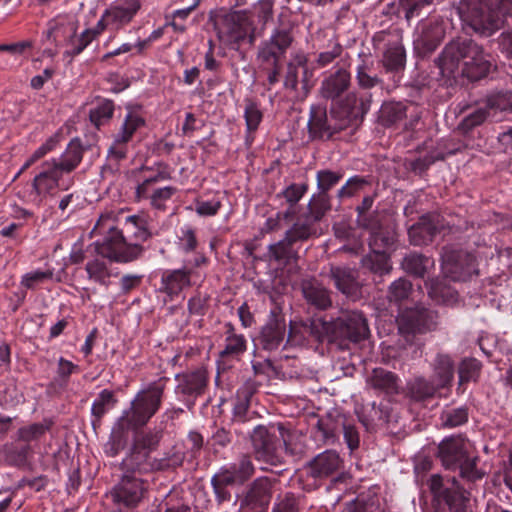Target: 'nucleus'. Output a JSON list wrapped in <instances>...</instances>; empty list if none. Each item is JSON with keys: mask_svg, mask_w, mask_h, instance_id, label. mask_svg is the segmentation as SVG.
I'll return each instance as SVG.
<instances>
[{"mask_svg": "<svg viewBox=\"0 0 512 512\" xmlns=\"http://www.w3.org/2000/svg\"><path fill=\"white\" fill-rule=\"evenodd\" d=\"M493 58L471 39L457 38L446 44L435 59L442 77L457 80L466 77L471 81L487 76L493 65Z\"/></svg>", "mask_w": 512, "mask_h": 512, "instance_id": "nucleus-1", "label": "nucleus"}, {"mask_svg": "<svg viewBox=\"0 0 512 512\" xmlns=\"http://www.w3.org/2000/svg\"><path fill=\"white\" fill-rule=\"evenodd\" d=\"M162 437V428L135 432L128 453L120 464L122 472L142 475L180 466L184 460V454L180 452L161 458L151 457V453L158 448Z\"/></svg>", "mask_w": 512, "mask_h": 512, "instance_id": "nucleus-2", "label": "nucleus"}, {"mask_svg": "<svg viewBox=\"0 0 512 512\" xmlns=\"http://www.w3.org/2000/svg\"><path fill=\"white\" fill-rule=\"evenodd\" d=\"M116 215L107 211L100 215L94 232L103 234L101 241L95 242V251L98 255L114 262H131L140 257L143 247L136 243L126 242L123 231L115 226Z\"/></svg>", "mask_w": 512, "mask_h": 512, "instance_id": "nucleus-3", "label": "nucleus"}, {"mask_svg": "<svg viewBox=\"0 0 512 512\" xmlns=\"http://www.w3.org/2000/svg\"><path fill=\"white\" fill-rule=\"evenodd\" d=\"M293 42L292 28L280 27L274 29L270 37L260 43L256 59L260 72L267 77L268 89L278 83L282 60Z\"/></svg>", "mask_w": 512, "mask_h": 512, "instance_id": "nucleus-4", "label": "nucleus"}, {"mask_svg": "<svg viewBox=\"0 0 512 512\" xmlns=\"http://www.w3.org/2000/svg\"><path fill=\"white\" fill-rule=\"evenodd\" d=\"M215 27L219 40L228 48L238 50L254 42V27L248 11H229L217 16Z\"/></svg>", "mask_w": 512, "mask_h": 512, "instance_id": "nucleus-5", "label": "nucleus"}, {"mask_svg": "<svg viewBox=\"0 0 512 512\" xmlns=\"http://www.w3.org/2000/svg\"><path fill=\"white\" fill-rule=\"evenodd\" d=\"M163 391L164 385L159 381L139 394L132 402L130 410L125 411L119 418L120 429L136 430L144 426L160 407Z\"/></svg>", "mask_w": 512, "mask_h": 512, "instance_id": "nucleus-6", "label": "nucleus"}, {"mask_svg": "<svg viewBox=\"0 0 512 512\" xmlns=\"http://www.w3.org/2000/svg\"><path fill=\"white\" fill-rule=\"evenodd\" d=\"M347 128L348 120L342 118L338 109H332L328 114L323 106L311 107L308 131L312 139L329 140Z\"/></svg>", "mask_w": 512, "mask_h": 512, "instance_id": "nucleus-7", "label": "nucleus"}, {"mask_svg": "<svg viewBox=\"0 0 512 512\" xmlns=\"http://www.w3.org/2000/svg\"><path fill=\"white\" fill-rule=\"evenodd\" d=\"M403 31L399 28L382 30L373 37L374 43H384L382 65L389 72H396L405 67L406 52L402 43Z\"/></svg>", "mask_w": 512, "mask_h": 512, "instance_id": "nucleus-8", "label": "nucleus"}, {"mask_svg": "<svg viewBox=\"0 0 512 512\" xmlns=\"http://www.w3.org/2000/svg\"><path fill=\"white\" fill-rule=\"evenodd\" d=\"M397 322L399 332L405 337L424 334L437 328L438 314L424 307H415L403 311Z\"/></svg>", "mask_w": 512, "mask_h": 512, "instance_id": "nucleus-9", "label": "nucleus"}, {"mask_svg": "<svg viewBox=\"0 0 512 512\" xmlns=\"http://www.w3.org/2000/svg\"><path fill=\"white\" fill-rule=\"evenodd\" d=\"M499 6V0H460L457 12L463 23L474 31H481L490 22L491 13Z\"/></svg>", "mask_w": 512, "mask_h": 512, "instance_id": "nucleus-10", "label": "nucleus"}, {"mask_svg": "<svg viewBox=\"0 0 512 512\" xmlns=\"http://www.w3.org/2000/svg\"><path fill=\"white\" fill-rule=\"evenodd\" d=\"M313 47L318 51L315 58V64L318 68H326L338 58H341L340 64L347 63L346 58L342 57L344 47L333 31H317L313 39Z\"/></svg>", "mask_w": 512, "mask_h": 512, "instance_id": "nucleus-11", "label": "nucleus"}, {"mask_svg": "<svg viewBox=\"0 0 512 512\" xmlns=\"http://www.w3.org/2000/svg\"><path fill=\"white\" fill-rule=\"evenodd\" d=\"M255 468L251 457L247 454L227 466H224L212 478L214 489L218 491L220 487L230 485H242L248 481L254 474Z\"/></svg>", "mask_w": 512, "mask_h": 512, "instance_id": "nucleus-12", "label": "nucleus"}, {"mask_svg": "<svg viewBox=\"0 0 512 512\" xmlns=\"http://www.w3.org/2000/svg\"><path fill=\"white\" fill-rule=\"evenodd\" d=\"M373 102V92L353 90L345 95L337 108L348 127L362 122Z\"/></svg>", "mask_w": 512, "mask_h": 512, "instance_id": "nucleus-13", "label": "nucleus"}, {"mask_svg": "<svg viewBox=\"0 0 512 512\" xmlns=\"http://www.w3.org/2000/svg\"><path fill=\"white\" fill-rule=\"evenodd\" d=\"M251 442L258 460L273 466L282 464V456L278 449V439L266 426L259 425L253 429Z\"/></svg>", "mask_w": 512, "mask_h": 512, "instance_id": "nucleus-14", "label": "nucleus"}, {"mask_svg": "<svg viewBox=\"0 0 512 512\" xmlns=\"http://www.w3.org/2000/svg\"><path fill=\"white\" fill-rule=\"evenodd\" d=\"M169 178L165 171H158L147 176L142 183L137 186L136 193L138 197L150 200V204L156 209H163L168 201L176 192L172 186L158 187V183Z\"/></svg>", "mask_w": 512, "mask_h": 512, "instance_id": "nucleus-15", "label": "nucleus"}, {"mask_svg": "<svg viewBox=\"0 0 512 512\" xmlns=\"http://www.w3.org/2000/svg\"><path fill=\"white\" fill-rule=\"evenodd\" d=\"M286 321L276 309L271 310L268 320L257 337V345L266 351H276L286 339Z\"/></svg>", "mask_w": 512, "mask_h": 512, "instance_id": "nucleus-16", "label": "nucleus"}, {"mask_svg": "<svg viewBox=\"0 0 512 512\" xmlns=\"http://www.w3.org/2000/svg\"><path fill=\"white\" fill-rule=\"evenodd\" d=\"M334 333L337 337L357 343L369 335L367 320L359 311L343 313L334 324Z\"/></svg>", "mask_w": 512, "mask_h": 512, "instance_id": "nucleus-17", "label": "nucleus"}, {"mask_svg": "<svg viewBox=\"0 0 512 512\" xmlns=\"http://www.w3.org/2000/svg\"><path fill=\"white\" fill-rule=\"evenodd\" d=\"M442 268L453 281H466L477 273L474 256L464 251H445Z\"/></svg>", "mask_w": 512, "mask_h": 512, "instance_id": "nucleus-18", "label": "nucleus"}, {"mask_svg": "<svg viewBox=\"0 0 512 512\" xmlns=\"http://www.w3.org/2000/svg\"><path fill=\"white\" fill-rule=\"evenodd\" d=\"M42 168L43 170L32 181V191L29 195L30 202L38 207L42 205L44 197L58 187L63 175L50 161H45Z\"/></svg>", "mask_w": 512, "mask_h": 512, "instance_id": "nucleus-19", "label": "nucleus"}, {"mask_svg": "<svg viewBox=\"0 0 512 512\" xmlns=\"http://www.w3.org/2000/svg\"><path fill=\"white\" fill-rule=\"evenodd\" d=\"M350 64L343 62L336 64V69L323 78L319 87V94L326 100H336L341 97L351 85Z\"/></svg>", "mask_w": 512, "mask_h": 512, "instance_id": "nucleus-20", "label": "nucleus"}, {"mask_svg": "<svg viewBox=\"0 0 512 512\" xmlns=\"http://www.w3.org/2000/svg\"><path fill=\"white\" fill-rule=\"evenodd\" d=\"M468 453V441L462 435H457L446 437L440 442L437 456L446 469L455 471Z\"/></svg>", "mask_w": 512, "mask_h": 512, "instance_id": "nucleus-21", "label": "nucleus"}, {"mask_svg": "<svg viewBox=\"0 0 512 512\" xmlns=\"http://www.w3.org/2000/svg\"><path fill=\"white\" fill-rule=\"evenodd\" d=\"M343 465V460L335 450H325L313 457L306 465L307 476L321 480L338 472Z\"/></svg>", "mask_w": 512, "mask_h": 512, "instance_id": "nucleus-22", "label": "nucleus"}, {"mask_svg": "<svg viewBox=\"0 0 512 512\" xmlns=\"http://www.w3.org/2000/svg\"><path fill=\"white\" fill-rule=\"evenodd\" d=\"M441 228L438 215H427L408 230L410 243L415 246L427 245Z\"/></svg>", "mask_w": 512, "mask_h": 512, "instance_id": "nucleus-23", "label": "nucleus"}, {"mask_svg": "<svg viewBox=\"0 0 512 512\" xmlns=\"http://www.w3.org/2000/svg\"><path fill=\"white\" fill-rule=\"evenodd\" d=\"M329 277L335 288L348 297H356L360 292L358 273L345 266H331Z\"/></svg>", "mask_w": 512, "mask_h": 512, "instance_id": "nucleus-24", "label": "nucleus"}, {"mask_svg": "<svg viewBox=\"0 0 512 512\" xmlns=\"http://www.w3.org/2000/svg\"><path fill=\"white\" fill-rule=\"evenodd\" d=\"M469 493L459 484L455 477L447 480L444 496L440 499L450 512H472L468 510Z\"/></svg>", "mask_w": 512, "mask_h": 512, "instance_id": "nucleus-25", "label": "nucleus"}, {"mask_svg": "<svg viewBox=\"0 0 512 512\" xmlns=\"http://www.w3.org/2000/svg\"><path fill=\"white\" fill-rule=\"evenodd\" d=\"M360 63L356 67V83L359 90L369 91L384 85V80L378 74L374 73V60L367 55L360 56Z\"/></svg>", "mask_w": 512, "mask_h": 512, "instance_id": "nucleus-26", "label": "nucleus"}, {"mask_svg": "<svg viewBox=\"0 0 512 512\" xmlns=\"http://www.w3.org/2000/svg\"><path fill=\"white\" fill-rule=\"evenodd\" d=\"M301 289L306 302L316 309L326 310L332 305L330 291L317 280H304Z\"/></svg>", "mask_w": 512, "mask_h": 512, "instance_id": "nucleus-27", "label": "nucleus"}, {"mask_svg": "<svg viewBox=\"0 0 512 512\" xmlns=\"http://www.w3.org/2000/svg\"><path fill=\"white\" fill-rule=\"evenodd\" d=\"M140 9L141 7L133 1L124 0L121 4H114L107 8L104 11V18H108V23L116 29H120L132 22Z\"/></svg>", "mask_w": 512, "mask_h": 512, "instance_id": "nucleus-28", "label": "nucleus"}, {"mask_svg": "<svg viewBox=\"0 0 512 512\" xmlns=\"http://www.w3.org/2000/svg\"><path fill=\"white\" fill-rule=\"evenodd\" d=\"M429 297L437 304L454 306L458 303L459 294L445 279L431 278L425 282Z\"/></svg>", "mask_w": 512, "mask_h": 512, "instance_id": "nucleus-29", "label": "nucleus"}, {"mask_svg": "<svg viewBox=\"0 0 512 512\" xmlns=\"http://www.w3.org/2000/svg\"><path fill=\"white\" fill-rule=\"evenodd\" d=\"M370 388L379 393L392 396L399 393V378L396 374L383 368H375L367 379Z\"/></svg>", "mask_w": 512, "mask_h": 512, "instance_id": "nucleus-30", "label": "nucleus"}, {"mask_svg": "<svg viewBox=\"0 0 512 512\" xmlns=\"http://www.w3.org/2000/svg\"><path fill=\"white\" fill-rule=\"evenodd\" d=\"M84 150L81 140L79 138H74L67 145L61 159L59 161L53 159L50 162L53 163V165L63 174L71 173L81 163Z\"/></svg>", "mask_w": 512, "mask_h": 512, "instance_id": "nucleus-31", "label": "nucleus"}, {"mask_svg": "<svg viewBox=\"0 0 512 512\" xmlns=\"http://www.w3.org/2000/svg\"><path fill=\"white\" fill-rule=\"evenodd\" d=\"M445 37V23L442 19H431L422 25L420 45L428 52L434 51Z\"/></svg>", "mask_w": 512, "mask_h": 512, "instance_id": "nucleus-32", "label": "nucleus"}, {"mask_svg": "<svg viewBox=\"0 0 512 512\" xmlns=\"http://www.w3.org/2000/svg\"><path fill=\"white\" fill-rule=\"evenodd\" d=\"M190 285V271L186 269H176L165 271L161 277V287L159 290L166 293L171 298L178 295L184 288Z\"/></svg>", "mask_w": 512, "mask_h": 512, "instance_id": "nucleus-33", "label": "nucleus"}, {"mask_svg": "<svg viewBox=\"0 0 512 512\" xmlns=\"http://www.w3.org/2000/svg\"><path fill=\"white\" fill-rule=\"evenodd\" d=\"M119 230L123 231L126 242L136 243L139 245L151 236L147 227L146 219L138 215L126 217L123 228Z\"/></svg>", "mask_w": 512, "mask_h": 512, "instance_id": "nucleus-34", "label": "nucleus"}, {"mask_svg": "<svg viewBox=\"0 0 512 512\" xmlns=\"http://www.w3.org/2000/svg\"><path fill=\"white\" fill-rule=\"evenodd\" d=\"M433 368V381L440 388L448 386L454 377V361L450 355L445 353H438L432 364Z\"/></svg>", "mask_w": 512, "mask_h": 512, "instance_id": "nucleus-35", "label": "nucleus"}, {"mask_svg": "<svg viewBox=\"0 0 512 512\" xmlns=\"http://www.w3.org/2000/svg\"><path fill=\"white\" fill-rule=\"evenodd\" d=\"M294 243L291 242L286 236L274 244L268 246L269 260L278 263L279 265H289L296 262L299 258L298 251L293 247Z\"/></svg>", "mask_w": 512, "mask_h": 512, "instance_id": "nucleus-36", "label": "nucleus"}, {"mask_svg": "<svg viewBox=\"0 0 512 512\" xmlns=\"http://www.w3.org/2000/svg\"><path fill=\"white\" fill-rule=\"evenodd\" d=\"M257 391V385L253 380H247L236 392V402L233 407V416L236 421L245 422L250 406V400Z\"/></svg>", "mask_w": 512, "mask_h": 512, "instance_id": "nucleus-37", "label": "nucleus"}, {"mask_svg": "<svg viewBox=\"0 0 512 512\" xmlns=\"http://www.w3.org/2000/svg\"><path fill=\"white\" fill-rule=\"evenodd\" d=\"M307 63H308V58L302 52H298L292 57L291 61H289L287 64L286 74H285L284 82H283V85L286 89H290V90L297 89L299 69H302L303 74H304L302 82L304 84L307 83V79L305 77V75L307 74V71H308Z\"/></svg>", "mask_w": 512, "mask_h": 512, "instance_id": "nucleus-38", "label": "nucleus"}, {"mask_svg": "<svg viewBox=\"0 0 512 512\" xmlns=\"http://www.w3.org/2000/svg\"><path fill=\"white\" fill-rule=\"evenodd\" d=\"M401 267L408 274L423 278L434 267V260L423 254L411 252L403 258Z\"/></svg>", "mask_w": 512, "mask_h": 512, "instance_id": "nucleus-39", "label": "nucleus"}, {"mask_svg": "<svg viewBox=\"0 0 512 512\" xmlns=\"http://www.w3.org/2000/svg\"><path fill=\"white\" fill-rule=\"evenodd\" d=\"M438 389L440 387L433 380L419 376L407 383L406 394L411 400L419 402L432 398Z\"/></svg>", "mask_w": 512, "mask_h": 512, "instance_id": "nucleus-40", "label": "nucleus"}, {"mask_svg": "<svg viewBox=\"0 0 512 512\" xmlns=\"http://www.w3.org/2000/svg\"><path fill=\"white\" fill-rule=\"evenodd\" d=\"M246 351V339L237 334L232 323L225 324V345L220 352L221 357H236Z\"/></svg>", "mask_w": 512, "mask_h": 512, "instance_id": "nucleus-41", "label": "nucleus"}, {"mask_svg": "<svg viewBox=\"0 0 512 512\" xmlns=\"http://www.w3.org/2000/svg\"><path fill=\"white\" fill-rule=\"evenodd\" d=\"M271 484L268 478L260 477L253 481L247 494L245 502L255 506L267 505L270 500Z\"/></svg>", "mask_w": 512, "mask_h": 512, "instance_id": "nucleus-42", "label": "nucleus"}, {"mask_svg": "<svg viewBox=\"0 0 512 512\" xmlns=\"http://www.w3.org/2000/svg\"><path fill=\"white\" fill-rule=\"evenodd\" d=\"M343 417L338 416L336 419L331 417L322 418L318 420L316 425L317 437L327 445L334 444L341 431V421Z\"/></svg>", "mask_w": 512, "mask_h": 512, "instance_id": "nucleus-43", "label": "nucleus"}, {"mask_svg": "<svg viewBox=\"0 0 512 512\" xmlns=\"http://www.w3.org/2000/svg\"><path fill=\"white\" fill-rule=\"evenodd\" d=\"M408 106L403 102H385L380 110V118L385 126H392L404 121L407 117Z\"/></svg>", "mask_w": 512, "mask_h": 512, "instance_id": "nucleus-44", "label": "nucleus"}, {"mask_svg": "<svg viewBox=\"0 0 512 512\" xmlns=\"http://www.w3.org/2000/svg\"><path fill=\"white\" fill-rule=\"evenodd\" d=\"M116 402L117 400L111 390L104 389L98 394L91 408V414L94 418L92 424L94 427L96 424H100L102 417L115 405Z\"/></svg>", "mask_w": 512, "mask_h": 512, "instance_id": "nucleus-45", "label": "nucleus"}, {"mask_svg": "<svg viewBox=\"0 0 512 512\" xmlns=\"http://www.w3.org/2000/svg\"><path fill=\"white\" fill-rule=\"evenodd\" d=\"M361 265L363 268L380 275L388 274L391 270L387 255L381 251H371V253L365 255L361 259Z\"/></svg>", "mask_w": 512, "mask_h": 512, "instance_id": "nucleus-46", "label": "nucleus"}, {"mask_svg": "<svg viewBox=\"0 0 512 512\" xmlns=\"http://www.w3.org/2000/svg\"><path fill=\"white\" fill-rule=\"evenodd\" d=\"M114 113V103L112 100L103 99L97 103V105L90 109L89 119L91 123L100 129L102 125H105L110 121Z\"/></svg>", "mask_w": 512, "mask_h": 512, "instance_id": "nucleus-47", "label": "nucleus"}, {"mask_svg": "<svg viewBox=\"0 0 512 512\" xmlns=\"http://www.w3.org/2000/svg\"><path fill=\"white\" fill-rule=\"evenodd\" d=\"M331 208L330 197L327 193L318 192L313 195L308 204V215L313 223L320 221Z\"/></svg>", "mask_w": 512, "mask_h": 512, "instance_id": "nucleus-48", "label": "nucleus"}, {"mask_svg": "<svg viewBox=\"0 0 512 512\" xmlns=\"http://www.w3.org/2000/svg\"><path fill=\"white\" fill-rule=\"evenodd\" d=\"M485 105L491 113V118H495L497 112H512V92H499L486 98Z\"/></svg>", "mask_w": 512, "mask_h": 512, "instance_id": "nucleus-49", "label": "nucleus"}, {"mask_svg": "<svg viewBox=\"0 0 512 512\" xmlns=\"http://www.w3.org/2000/svg\"><path fill=\"white\" fill-rule=\"evenodd\" d=\"M491 113L488 111L486 105L479 107L468 113L458 124L457 129L463 133L468 134L474 128L482 125L488 118H491Z\"/></svg>", "mask_w": 512, "mask_h": 512, "instance_id": "nucleus-50", "label": "nucleus"}, {"mask_svg": "<svg viewBox=\"0 0 512 512\" xmlns=\"http://www.w3.org/2000/svg\"><path fill=\"white\" fill-rule=\"evenodd\" d=\"M128 143L129 142L120 139L116 135L114 136L113 142L107 152L108 163L104 169H118L119 162L127 158Z\"/></svg>", "mask_w": 512, "mask_h": 512, "instance_id": "nucleus-51", "label": "nucleus"}, {"mask_svg": "<svg viewBox=\"0 0 512 512\" xmlns=\"http://www.w3.org/2000/svg\"><path fill=\"white\" fill-rule=\"evenodd\" d=\"M313 224L309 218H306L305 221L298 220L286 231L285 236L293 243L306 241L316 235V229Z\"/></svg>", "mask_w": 512, "mask_h": 512, "instance_id": "nucleus-52", "label": "nucleus"}, {"mask_svg": "<svg viewBox=\"0 0 512 512\" xmlns=\"http://www.w3.org/2000/svg\"><path fill=\"white\" fill-rule=\"evenodd\" d=\"M468 409L466 407L448 408L442 411L440 420L444 428H455L468 421Z\"/></svg>", "mask_w": 512, "mask_h": 512, "instance_id": "nucleus-53", "label": "nucleus"}, {"mask_svg": "<svg viewBox=\"0 0 512 512\" xmlns=\"http://www.w3.org/2000/svg\"><path fill=\"white\" fill-rule=\"evenodd\" d=\"M51 425V421L44 420V422L41 423H33L31 425L21 427L17 431V440L26 443L37 440L50 429Z\"/></svg>", "mask_w": 512, "mask_h": 512, "instance_id": "nucleus-54", "label": "nucleus"}, {"mask_svg": "<svg viewBox=\"0 0 512 512\" xmlns=\"http://www.w3.org/2000/svg\"><path fill=\"white\" fill-rule=\"evenodd\" d=\"M394 241V234L380 227V229L370 234L368 243L371 251L385 252L394 244Z\"/></svg>", "mask_w": 512, "mask_h": 512, "instance_id": "nucleus-55", "label": "nucleus"}, {"mask_svg": "<svg viewBox=\"0 0 512 512\" xmlns=\"http://www.w3.org/2000/svg\"><path fill=\"white\" fill-rule=\"evenodd\" d=\"M412 283L405 278H399L391 283L387 298L390 302L400 303L410 296Z\"/></svg>", "mask_w": 512, "mask_h": 512, "instance_id": "nucleus-56", "label": "nucleus"}, {"mask_svg": "<svg viewBox=\"0 0 512 512\" xmlns=\"http://www.w3.org/2000/svg\"><path fill=\"white\" fill-rule=\"evenodd\" d=\"M75 33L76 31L74 30V33L69 40L71 49L64 52V56L69 57L70 61L75 56L79 55L95 39V34L87 29L78 37H76Z\"/></svg>", "mask_w": 512, "mask_h": 512, "instance_id": "nucleus-57", "label": "nucleus"}, {"mask_svg": "<svg viewBox=\"0 0 512 512\" xmlns=\"http://www.w3.org/2000/svg\"><path fill=\"white\" fill-rule=\"evenodd\" d=\"M127 431L120 429L118 423L116 424L109 441L105 445V453L109 457H116L126 447Z\"/></svg>", "mask_w": 512, "mask_h": 512, "instance_id": "nucleus-58", "label": "nucleus"}, {"mask_svg": "<svg viewBox=\"0 0 512 512\" xmlns=\"http://www.w3.org/2000/svg\"><path fill=\"white\" fill-rule=\"evenodd\" d=\"M477 456H470L469 454L461 461L457 469L460 471V476L463 479L474 482L482 479L484 473L477 469Z\"/></svg>", "mask_w": 512, "mask_h": 512, "instance_id": "nucleus-59", "label": "nucleus"}, {"mask_svg": "<svg viewBox=\"0 0 512 512\" xmlns=\"http://www.w3.org/2000/svg\"><path fill=\"white\" fill-rule=\"evenodd\" d=\"M481 362L475 358L464 359L459 366V384L476 380L481 370Z\"/></svg>", "mask_w": 512, "mask_h": 512, "instance_id": "nucleus-60", "label": "nucleus"}, {"mask_svg": "<svg viewBox=\"0 0 512 512\" xmlns=\"http://www.w3.org/2000/svg\"><path fill=\"white\" fill-rule=\"evenodd\" d=\"M86 271L88 273L89 279L98 282L101 285H108V279L110 278V271L107 265L98 259L89 261L86 264Z\"/></svg>", "mask_w": 512, "mask_h": 512, "instance_id": "nucleus-61", "label": "nucleus"}, {"mask_svg": "<svg viewBox=\"0 0 512 512\" xmlns=\"http://www.w3.org/2000/svg\"><path fill=\"white\" fill-rule=\"evenodd\" d=\"M143 125L144 120L140 116L128 113L116 136L124 141L130 142L137 129Z\"/></svg>", "mask_w": 512, "mask_h": 512, "instance_id": "nucleus-62", "label": "nucleus"}, {"mask_svg": "<svg viewBox=\"0 0 512 512\" xmlns=\"http://www.w3.org/2000/svg\"><path fill=\"white\" fill-rule=\"evenodd\" d=\"M5 450L7 462L16 467H22L27 463L31 447L29 445H24L22 447L5 445Z\"/></svg>", "mask_w": 512, "mask_h": 512, "instance_id": "nucleus-63", "label": "nucleus"}, {"mask_svg": "<svg viewBox=\"0 0 512 512\" xmlns=\"http://www.w3.org/2000/svg\"><path fill=\"white\" fill-rule=\"evenodd\" d=\"M343 175L340 172L331 171L329 169L319 170L316 174L318 192L327 193L335 186Z\"/></svg>", "mask_w": 512, "mask_h": 512, "instance_id": "nucleus-64", "label": "nucleus"}]
</instances>
